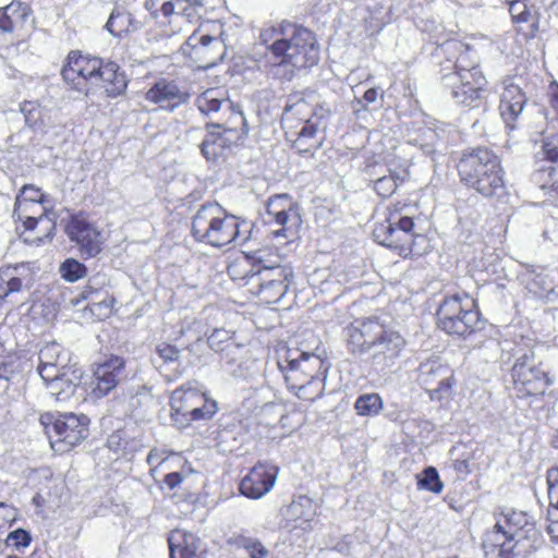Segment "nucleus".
<instances>
[{
  "label": "nucleus",
  "mask_w": 558,
  "mask_h": 558,
  "mask_svg": "<svg viewBox=\"0 0 558 558\" xmlns=\"http://www.w3.org/2000/svg\"><path fill=\"white\" fill-rule=\"evenodd\" d=\"M260 41L267 47V60L272 75L290 82L298 71L312 68L319 60L315 35L290 22H281L260 31Z\"/></svg>",
  "instance_id": "nucleus-1"
},
{
  "label": "nucleus",
  "mask_w": 558,
  "mask_h": 558,
  "mask_svg": "<svg viewBox=\"0 0 558 558\" xmlns=\"http://www.w3.org/2000/svg\"><path fill=\"white\" fill-rule=\"evenodd\" d=\"M348 343L352 353L368 354L372 372L387 374L396 366L405 340L400 332L374 317L352 325L348 329Z\"/></svg>",
  "instance_id": "nucleus-2"
},
{
  "label": "nucleus",
  "mask_w": 558,
  "mask_h": 558,
  "mask_svg": "<svg viewBox=\"0 0 558 558\" xmlns=\"http://www.w3.org/2000/svg\"><path fill=\"white\" fill-rule=\"evenodd\" d=\"M539 533L531 518L522 511H511L485 534L486 558L527 557L536 549Z\"/></svg>",
  "instance_id": "nucleus-3"
},
{
  "label": "nucleus",
  "mask_w": 558,
  "mask_h": 558,
  "mask_svg": "<svg viewBox=\"0 0 558 558\" xmlns=\"http://www.w3.org/2000/svg\"><path fill=\"white\" fill-rule=\"evenodd\" d=\"M247 222L218 203L203 204L192 217L191 233L197 242L215 247L247 240Z\"/></svg>",
  "instance_id": "nucleus-4"
},
{
  "label": "nucleus",
  "mask_w": 558,
  "mask_h": 558,
  "mask_svg": "<svg viewBox=\"0 0 558 558\" xmlns=\"http://www.w3.org/2000/svg\"><path fill=\"white\" fill-rule=\"evenodd\" d=\"M461 181L485 197L499 196L505 189L499 157L488 148L465 153L459 163Z\"/></svg>",
  "instance_id": "nucleus-5"
},
{
  "label": "nucleus",
  "mask_w": 558,
  "mask_h": 558,
  "mask_svg": "<svg viewBox=\"0 0 558 558\" xmlns=\"http://www.w3.org/2000/svg\"><path fill=\"white\" fill-rule=\"evenodd\" d=\"M373 235L379 244L398 251L403 257L420 255L418 242L425 241L414 231L413 218L404 214V206L399 205L388 208L385 219L376 223Z\"/></svg>",
  "instance_id": "nucleus-6"
},
{
  "label": "nucleus",
  "mask_w": 558,
  "mask_h": 558,
  "mask_svg": "<svg viewBox=\"0 0 558 558\" xmlns=\"http://www.w3.org/2000/svg\"><path fill=\"white\" fill-rule=\"evenodd\" d=\"M437 326L451 336H466L480 324L477 303L465 291L446 292L437 312Z\"/></svg>",
  "instance_id": "nucleus-7"
},
{
  "label": "nucleus",
  "mask_w": 558,
  "mask_h": 558,
  "mask_svg": "<svg viewBox=\"0 0 558 558\" xmlns=\"http://www.w3.org/2000/svg\"><path fill=\"white\" fill-rule=\"evenodd\" d=\"M287 365L279 363L284 374L288 388L303 400L313 401L320 397L324 390V383L319 371L323 367V360L314 353L301 352L299 357H289Z\"/></svg>",
  "instance_id": "nucleus-8"
},
{
  "label": "nucleus",
  "mask_w": 558,
  "mask_h": 558,
  "mask_svg": "<svg viewBox=\"0 0 558 558\" xmlns=\"http://www.w3.org/2000/svg\"><path fill=\"white\" fill-rule=\"evenodd\" d=\"M40 422L50 439L51 447L58 451H68L88 436L89 418L84 414L62 413L58 416L44 414Z\"/></svg>",
  "instance_id": "nucleus-9"
},
{
  "label": "nucleus",
  "mask_w": 558,
  "mask_h": 558,
  "mask_svg": "<svg viewBox=\"0 0 558 558\" xmlns=\"http://www.w3.org/2000/svg\"><path fill=\"white\" fill-rule=\"evenodd\" d=\"M32 10L27 3L12 1L0 8V57L13 59L19 53V43L25 22Z\"/></svg>",
  "instance_id": "nucleus-10"
},
{
  "label": "nucleus",
  "mask_w": 558,
  "mask_h": 558,
  "mask_svg": "<svg viewBox=\"0 0 558 558\" xmlns=\"http://www.w3.org/2000/svg\"><path fill=\"white\" fill-rule=\"evenodd\" d=\"M442 86L450 90L458 105L477 108L485 97L486 78L482 72H450L441 76Z\"/></svg>",
  "instance_id": "nucleus-11"
},
{
  "label": "nucleus",
  "mask_w": 558,
  "mask_h": 558,
  "mask_svg": "<svg viewBox=\"0 0 558 558\" xmlns=\"http://www.w3.org/2000/svg\"><path fill=\"white\" fill-rule=\"evenodd\" d=\"M512 378L518 391L526 396L544 395L546 388L554 383L532 352L517 359L512 366Z\"/></svg>",
  "instance_id": "nucleus-12"
},
{
  "label": "nucleus",
  "mask_w": 558,
  "mask_h": 558,
  "mask_svg": "<svg viewBox=\"0 0 558 558\" xmlns=\"http://www.w3.org/2000/svg\"><path fill=\"white\" fill-rule=\"evenodd\" d=\"M241 125L238 120H232L230 123H207V133L201 144L202 155L206 160H216L225 155L240 138L247 134V124L242 126L239 131L238 126Z\"/></svg>",
  "instance_id": "nucleus-13"
},
{
  "label": "nucleus",
  "mask_w": 558,
  "mask_h": 558,
  "mask_svg": "<svg viewBox=\"0 0 558 558\" xmlns=\"http://www.w3.org/2000/svg\"><path fill=\"white\" fill-rule=\"evenodd\" d=\"M417 381L428 391L432 400L440 401L451 393L453 372L440 357L432 356L420 364Z\"/></svg>",
  "instance_id": "nucleus-14"
},
{
  "label": "nucleus",
  "mask_w": 558,
  "mask_h": 558,
  "mask_svg": "<svg viewBox=\"0 0 558 558\" xmlns=\"http://www.w3.org/2000/svg\"><path fill=\"white\" fill-rule=\"evenodd\" d=\"M217 402L191 386L175 389L171 396V411L190 421L208 420L217 412Z\"/></svg>",
  "instance_id": "nucleus-15"
},
{
  "label": "nucleus",
  "mask_w": 558,
  "mask_h": 558,
  "mask_svg": "<svg viewBox=\"0 0 558 558\" xmlns=\"http://www.w3.org/2000/svg\"><path fill=\"white\" fill-rule=\"evenodd\" d=\"M100 69V58L71 51L65 65L62 68L61 74L63 80L70 84L72 88L87 94L90 86H97V76Z\"/></svg>",
  "instance_id": "nucleus-16"
},
{
  "label": "nucleus",
  "mask_w": 558,
  "mask_h": 558,
  "mask_svg": "<svg viewBox=\"0 0 558 558\" xmlns=\"http://www.w3.org/2000/svg\"><path fill=\"white\" fill-rule=\"evenodd\" d=\"M65 232L69 239L76 243L84 258L96 257L104 248L105 239L101 232L81 215L71 217Z\"/></svg>",
  "instance_id": "nucleus-17"
},
{
  "label": "nucleus",
  "mask_w": 558,
  "mask_h": 558,
  "mask_svg": "<svg viewBox=\"0 0 558 558\" xmlns=\"http://www.w3.org/2000/svg\"><path fill=\"white\" fill-rule=\"evenodd\" d=\"M266 213L270 221L274 220L280 226L278 230H274L276 238H290L296 233L301 225V216L287 195H276L269 198Z\"/></svg>",
  "instance_id": "nucleus-18"
},
{
  "label": "nucleus",
  "mask_w": 558,
  "mask_h": 558,
  "mask_svg": "<svg viewBox=\"0 0 558 558\" xmlns=\"http://www.w3.org/2000/svg\"><path fill=\"white\" fill-rule=\"evenodd\" d=\"M279 473L278 466L258 462L240 482V492L251 499H259L271 490Z\"/></svg>",
  "instance_id": "nucleus-19"
},
{
  "label": "nucleus",
  "mask_w": 558,
  "mask_h": 558,
  "mask_svg": "<svg viewBox=\"0 0 558 558\" xmlns=\"http://www.w3.org/2000/svg\"><path fill=\"white\" fill-rule=\"evenodd\" d=\"M195 106L203 116L208 118H214L219 112H230L232 120H238L241 126L246 125L243 112L233 106L229 99L228 90L223 87L206 89L196 97Z\"/></svg>",
  "instance_id": "nucleus-20"
},
{
  "label": "nucleus",
  "mask_w": 558,
  "mask_h": 558,
  "mask_svg": "<svg viewBox=\"0 0 558 558\" xmlns=\"http://www.w3.org/2000/svg\"><path fill=\"white\" fill-rule=\"evenodd\" d=\"M526 101V95L514 77H508L502 81L499 111L508 129L514 130L517 128L515 122L522 114Z\"/></svg>",
  "instance_id": "nucleus-21"
},
{
  "label": "nucleus",
  "mask_w": 558,
  "mask_h": 558,
  "mask_svg": "<svg viewBox=\"0 0 558 558\" xmlns=\"http://www.w3.org/2000/svg\"><path fill=\"white\" fill-rule=\"evenodd\" d=\"M190 95L174 81L159 78L146 92L145 99L159 109L174 111L180 105L187 102Z\"/></svg>",
  "instance_id": "nucleus-22"
},
{
  "label": "nucleus",
  "mask_w": 558,
  "mask_h": 558,
  "mask_svg": "<svg viewBox=\"0 0 558 558\" xmlns=\"http://www.w3.org/2000/svg\"><path fill=\"white\" fill-rule=\"evenodd\" d=\"M202 5V0H146L144 4L154 17L160 12L165 17L172 19L170 23L173 20L191 22L198 15L197 9Z\"/></svg>",
  "instance_id": "nucleus-23"
},
{
  "label": "nucleus",
  "mask_w": 558,
  "mask_h": 558,
  "mask_svg": "<svg viewBox=\"0 0 558 558\" xmlns=\"http://www.w3.org/2000/svg\"><path fill=\"white\" fill-rule=\"evenodd\" d=\"M124 366L120 356H110L98 364L94 372L93 395L101 398L109 393L123 377Z\"/></svg>",
  "instance_id": "nucleus-24"
},
{
  "label": "nucleus",
  "mask_w": 558,
  "mask_h": 558,
  "mask_svg": "<svg viewBox=\"0 0 558 558\" xmlns=\"http://www.w3.org/2000/svg\"><path fill=\"white\" fill-rule=\"evenodd\" d=\"M49 393L58 401L68 400L75 391L82 379V371L75 365L64 364L56 376L40 377Z\"/></svg>",
  "instance_id": "nucleus-25"
},
{
  "label": "nucleus",
  "mask_w": 558,
  "mask_h": 558,
  "mask_svg": "<svg viewBox=\"0 0 558 558\" xmlns=\"http://www.w3.org/2000/svg\"><path fill=\"white\" fill-rule=\"evenodd\" d=\"M441 50L448 54V61L453 62V72H463L473 74V72H482L478 68V58L474 49L460 40L446 41Z\"/></svg>",
  "instance_id": "nucleus-26"
},
{
  "label": "nucleus",
  "mask_w": 558,
  "mask_h": 558,
  "mask_svg": "<svg viewBox=\"0 0 558 558\" xmlns=\"http://www.w3.org/2000/svg\"><path fill=\"white\" fill-rule=\"evenodd\" d=\"M47 196L40 189L34 185H24L15 201L14 214L19 219H24V226L27 230H34L39 222H44L48 216V209L43 207V213L39 217L22 216L20 210H26L29 204H46Z\"/></svg>",
  "instance_id": "nucleus-27"
},
{
  "label": "nucleus",
  "mask_w": 558,
  "mask_h": 558,
  "mask_svg": "<svg viewBox=\"0 0 558 558\" xmlns=\"http://www.w3.org/2000/svg\"><path fill=\"white\" fill-rule=\"evenodd\" d=\"M170 558H205L202 542L184 530H173L168 536Z\"/></svg>",
  "instance_id": "nucleus-28"
},
{
  "label": "nucleus",
  "mask_w": 558,
  "mask_h": 558,
  "mask_svg": "<svg viewBox=\"0 0 558 558\" xmlns=\"http://www.w3.org/2000/svg\"><path fill=\"white\" fill-rule=\"evenodd\" d=\"M520 281L536 298L555 292V280L550 271L541 266H529L520 274Z\"/></svg>",
  "instance_id": "nucleus-29"
},
{
  "label": "nucleus",
  "mask_w": 558,
  "mask_h": 558,
  "mask_svg": "<svg viewBox=\"0 0 558 558\" xmlns=\"http://www.w3.org/2000/svg\"><path fill=\"white\" fill-rule=\"evenodd\" d=\"M255 260L256 263L252 264V274L247 276L250 283H254L255 280L265 281L266 277L282 283H291L293 272L290 267L281 266L277 260L269 262L263 251L258 252Z\"/></svg>",
  "instance_id": "nucleus-30"
},
{
  "label": "nucleus",
  "mask_w": 558,
  "mask_h": 558,
  "mask_svg": "<svg viewBox=\"0 0 558 558\" xmlns=\"http://www.w3.org/2000/svg\"><path fill=\"white\" fill-rule=\"evenodd\" d=\"M97 86H101L109 97L123 94L128 87V80L120 66L112 61L101 59V69L98 71Z\"/></svg>",
  "instance_id": "nucleus-31"
},
{
  "label": "nucleus",
  "mask_w": 558,
  "mask_h": 558,
  "mask_svg": "<svg viewBox=\"0 0 558 558\" xmlns=\"http://www.w3.org/2000/svg\"><path fill=\"white\" fill-rule=\"evenodd\" d=\"M314 517L315 510L313 502L306 496H300L298 499L293 500L287 510V521L291 522V530H311Z\"/></svg>",
  "instance_id": "nucleus-32"
},
{
  "label": "nucleus",
  "mask_w": 558,
  "mask_h": 558,
  "mask_svg": "<svg viewBox=\"0 0 558 558\" xmlns=\"http://www.w3.org/2000/svg\"><path fill=\"white\" fill-rule=\"evenodd\" d=\"M320 129V123L307 120L298 132V136L292 143V148L301 155L310 154L313 156L314 151L323 145L324 137L318 136Z\"/></svg>",
  "instance_id": "nucleus-33"
},
{
  "label": "nucleus",
  "mask_w": 558,
  "mask_h": 558,
  "mask_svg": "<svg viewBox=\"0 0 558 558\" xmlns=\"http://www.w3.org/2000/svg\"><path fill=\"white\" fill-rule=\"evenodd\" d=\"M37 372L40 377L56 376L65 363H63V351L59 343L50 342L43 347L38 354Z\"/></svg>",
  "instance_id": "nucleus-34"
},
{
  "label": "nucleus",
  "mask_w": 558,
  "mask_h": 558,
  "mask_svg": "<svg viewBox=\"0 0 558 558\" xmlns=\"http://www.w3.org/2000/svg\"><path fill=\"white\" fill-rule=\"evenodd\" d=\"M105 27L111 35L121 37L124 34L140 29L141 22L135 20L130 12L116 8L112 10Z\"/></svg>",
  "instance_id": "nucleus-35"
},
{
  "label": "nucleus",
  "mask_w": 558,
  "mask_h": 558,
  "mask_svg": "<svg viewBox=\"0 0 558 558\" xmlns=\"http://www.w3.org/2000/svg\"><path fill=\"white\" fill-rule=\"evenodd\" d=\"M234 333L223 328L215 329L208 337L207 342L211 350L216 352L234 353L241 351L243 347L233 339Z\"/></svg>",
  "instance_id": "nucleus-36"
},
{
  "label": "nucleus",
  "mask_w": 558,
  "mask_h": 558,
  "mask_svg": "<svg viewBox=\"0 0 558 558\" xmlns=\"http://www.w3.org/2000/svg\"><path fill=\"white\" fill-rule=\"evenodd\" d=\"M253 284L258 287L257 294L260 300L269 304L279 302L289 288L288 283H282V281H276L268 277L265 278V281L255 280Z\"/></svg>",
  "instance_id": "nucleus-37"
},
{
  "label": "nucleus",
  "mask_w": 558,
  "mask_h": 558,
  "mask_svg": "<svg viewBox=\"0 0 558 558\" xmlns=\"http://www.w3.org/2000/svg\"><path fill=\"white\" fill-rule=\"evenodd\" d=\"M313 111V105H311L302 95H292L288 98L283 109V120L298 118L304 123L310 119Z\"/></svg>",
  "instance_id": "nucleus-38"
},
{
  "label": "nucleus",
  "mask_w": 558,
  "mask_h": 558,
  "mask_svg": "<svg viewBox=\"0 0 558 558\" xmlns=\"http://www.w3.org/2000/svg\"><path fill=\"white\" fill-rule=\"evenodd\" d=\"M233 544L250 558H268L270 555L269 549L256 537L241 534L234 537Z\"/></svg>",
  "instance_id": "nucleus-39"
},
{
  "label": "nucleus",
  "mask_w": 558,
  "mask_h": 558,
  "mask_svg": "<svg viewBox=\"0 0 558 558\" xmlns=\"http://www.w3.org/2000/svg\"><path fill=\"white\" fill-rule=\"evenodd\" d=\"M387 171L388 174H384L373 182L374 191L384 198L391 196L399 184L403 182V178L397 171Z\"/></svg>",
  "instance_id": "nucleus-40"
},
{
  "label": "nucleus",
  "mask_w": 558,
  "mask_h": 558,
  "mask_svg": "<svg viewBox=\"0 0 558 558\" xmlns=\"http://www.w3.org/2000/svg\"><path fill=\"white\" fill-rule=\"evenodd\" d=\"M354 408L359 415L373 416L381 410L383 400L378 393L362 395L356 399Z\"/></svg>",
  "instance_id": "nucleus-41"
},
{
  "label": "nucleus",
  "mask_w": 558,
  "mask_h": 558,
  "mask_svg": "<svg viewBox=\"0 0 558 558\" xmlns=\"http://www.w3.org/2000/svg\"><path fill=\"white\" fill-rule=\"evenodd\" d=\"M59 271L61 277L69 282H75L87 275L86 266L75 258H66L60 265Z\"/></svg>",
  "instance_id": "nucleus-42"
},
{
  "label": "nucleus",
  "mask_w": 558,
  "mask_h": 558,
  "mask_svg": "<svg viewBox=\"0 0 558 558\" xmlns=\"http://www.w3.org/2000/svg\"><path fill=\"white\" fill-rule=\"evenodd\" d=\"M417 486L420 489H425L435 494H439L444 489V484L434 466H428L422 472L417 480Z\"/></svg>",
  "instance_id": "nucleus-43"
},
{
  "label": "nucleus",
  "mask_w": 558,
  "mask_h": 558,
  "mask_svg": "<svg viewBox=\"0 0 558 558\" xmlns=\"http://www.w3.org/2000/svg\"><path fill=\"white\" fill-rule=\"evenodd\" d=\"M32 286L33 284H24V281L19 277L9 276L0 271V300H4L11 293L29 289Z\"/></svg>",
  "instance_id": "nucleus-44"
},
{
  "label": "nucleus",
  "mask_w": 558,
  "mask_h": 558,
  "mask_svg": "<svg viewBox=\"0 0 558 558\" xmlns=\"http://www.w3.org/2000/svg\"><path fill=\"white\" fill-rule=\"evenodd\" d=\"M0 271H2V274H8L9 276L21 278L22 281H24V284L34 283V270L31 263L5 266L0 268Z\"/></svg>",
  "instance_id": "nucleus-45"
},
{
  "label": "nucleus",
  "mask_w": 558,
  "mask_h": 558,
  "mask_svg": "<svg viewBox=\"0 0 558 558\" xmlns=\"http://www.w3.org/2000/svg\"><path fill=\"white\" fill-rule=\"evenodd\" d=\"M437 134L432 129H424L423 132L415 137H410L408 143L413 146H418L423 154L432 155L434 153V142Z\"/></svg>",
  "instance_id": "nucleus-46"
},
{
  "label": "nucleus",
  "mask_w": 558,
  "mask_h": 558,
  "mask_svg": "<svg viewBox=\"0 0 558 558\" xmlns=\"http://www.w3.org/2000/svg\"><path fill=\"white\" fill-rule=\"evenodd\" d=\"M509 4V13L517 23L527 22L531 17V10L527 7V0H504Z\"/></svg>",
  "instance_id": "nucleus-47"
},
{
  "label": "nucleus",
  "mask_w": 558,
  "mask_h": 558,
  "mask_svg": "<svg viewBox=\"0 0 558 558\" xmlns=\"http://www.w3.org/2000/svg\"><path fill=\"white\" fill-rule=\"evenodd\" d=\"M15 371L13 357L8 356L5 351L4 356L0 357V388L5 390L9 387V381L14 376Z\"/></svg>",
  "instance_id": "nucleus-48"
},
{
  "label": "nucleus",
  "mask_w": 558,
  "mask_h": 558,
  "mask_svg": "<svg viewBox=\"0 0 558 558\" xmlns=\"http://www.w3.org/2000/svg\"><path fill=\"white\" fill-rule=\"evenodd\" d=\"M32 542L31 534L24 529H16L7 536V544L13 546L17 550H22L29 546Z\"/></svg>",
  "instance_id": "nucleus-49"
},
{
  "label": "nucleus",
  "mask_w": 558,
  "mask_h": 558,
  "mask_svg": "<svg viewBox=\"0 0 558 558\" xmlns=\"http://www.w3.org/2000/svg\"><path fill=\"white\" fill-rule=\"evenodd\" d=\"M546 480L549 501L558 509V468L548 469Z\"/></svg>",
  "instance_id": "nucleus-50"
},
{
  "label": "nucleus",
  "mask_w": 558,
  "mask_h": 558,
  "mask_svg": "<svg viewBox=\"0 0 558 558\" xmlns=\"http://www.w3.org/2000/svg\"><path fill=\"white\" fill-rule=\"evenodd\" d=\"M156 352L165 362H174L179 359L180 350L169 343H161L157 345Z\"/></svg>",
  "instance_id": "nucleus-51"
},
{
  "label": "nucleus",
  "mask_w": 558,
  "mask_h": 558,
  "mask_svg": "<svg viewBox=\"0 0 558 558\" xmlns=\"http://www.w3.org/2000/svg\"><path fill=\"white\" fill-rule=\"evenodd\" d=\"M220 353H221V360L223 361V364H222L223 369L233 376H240V373L233 366L240 360L242 350L235 351L234 353H229V356L226 355V352H220Z\"/></svg>",
  "instance_id": "nucleus-52"
},
{
  "label": "nucleus",
  "mask_w": 558,
  "mask_h": 558,
  "mask_svg": "<svg viewBox=\"0 0 558 558\" xmlns=\"http://www.w3.org/2000/svg\"><path fill=\"white\" fill-rule=\"evenodd\" d=\"M107 283L105 275L97 274L88 279L85 291L82 293L83 299H87L92 293L96 292L100 287Z\"/></svg>",
  "instance_id": "nucleus-53"
},
{
  "label": "nucleus",
  "mask_w": 558,
  "mask_h": 558,
  "mask_svg": "<svg viewBox=\"0 0 558 558\" xmlns=\"http://www.w3.org/2000/svg\"><path fill=\"white\" fill-rule=\"evenodd\" d=\"M542 151L546 159L558 162V143L545 142L543 144Z\"/></svg>",
  "instance_id": "nucleus-54"
},
{
  "label": "nucleus",
  "mask_w": 558,
  "mask_h": 558,
  "mask_svg": "<svg viewBox=\"0 0 558 558\" xmlns=\"http://www.w3.org/2000/svg\"><path fill=\"white\" fill-rule=\"evenodd\" d=\"M183 481V476L179 472H170L165 475L163 482L170 488L173 489Z\"/></svg>",
  "instance_id": "nucleus-55"
},
{
  "label": "nucleus",
  "mask_w": 558,
  "mask_h": 558,
  "mask_svg": "<svg viewBox=\"0 0 558 558\" xmlns=\"http://www.w3.org/2000/svg\"><path fill=\"white\" fill-rule=\"evenodd\" d=\"M16 511L13 507L0 502V518L4 521H14Z\"/></svg>",
  "instance_id": "nucleus-56"
},
{
  "label": "nucleus",
  "mask_w": 558,
  "mask_h": 558,
  "mask_svg": "<svg viewBox=\"0 0 558 558\" xmlns=\"http://www.w3.org/2000/svg\"><path fill=\"white\" fill-rule=\"evenodd\" d=\"M330 113L329 108H325L324 106H313V111L310 116V119H313L314 121L319 123V120L324 117L328 116Z\"/></svg>",
  "instance_id": "nucleus-57"
},
{
  "label": "nucleus",
  "mask_w": 558,
  "mask_h": 558,
  "mask_svg": "<svg viewBox=\"0 0 558 558\" xmlns=\"http://www.w3.org/2000/svg\"><path fill=\"white\" fill-rule=\"evenodd\" d=\"M112 303H113V299L102 300L100 302L94 303L93 307H92V311L95 312L97 310H102L104 308L105 310L104 315L107 316V315H109L111 313Z\"/></svg>",
  "instance_id": "nucleus-58"
},
{
  "label": "nucleus",
  "mask_w": 558,
  "mask_h": 558,
  "mask_svg": "<svg viewBox=\"0 0 558 558\" xmlns=\"http://www.w3.org/2000/svg\"><path fill=\"white\" fill-rule=\"evenodd\" d=\"M454 470L459 474L468 475L471 473L470 462L465 459L454 461Z\"/></svg>",
  "instance_id": "nucleus-59"
},
{
  "label": "nucleus",
  "mask_w": 558,
  "mask_h": 558,
  "mask_svg": "<svg viewBox=\"0 0 558 558\" xmlns=\"http://www.w3.org/2000/svg\"><path fill=\"white\" fill-rule=\"evenodd\" d=\"M378 96H379L378 89L372 87V88H368L364 93L363 100L365 101L366 105H371L377 100Z\"/></svg>",
  "instance_id": "nucleus-60"
},
{
  "label": "nucleus",
  "mask_w": 558,
  "mask_h": 558,
  "mask_svg": "<svg viewBox=\"0 0 558 558\" xmlns=\"http://www.w3.org/2000/svg\"><path fill=\"white\" fill-rule=\"evenodd\" d=\"M550 105L558 114V84L550 85Z\"/></svg>",
  "instance_id": "nucleus-61"
},
{
  "label": "nucleus",
  "mask_w": 558,
  "mask_h": 558,
  "mask_svg": "<svg viewBox=\"0 0 558 558\" xmlns=\"http://www.w3.org/2000/svg\"><path fill=\"white\" fill-rule=\"evenodd\" d=\"M194 40H198V43L201 44L202 47H207L215 40V38L209 35H202L199 38H196L195 36L190 37V39H189L190 44L194 48H196L195 44L192 43Z\"/></svg>",
  "instance_id": "nucleus-62"
},
{
  "label": "nucleus",
  "mask_w": 558,
  "mask_h": 558,
  "mask_svg": "<svg viewBox=\"0 0 558 558\" xmlns=\"http://www.w3.org/2000/svg\"><path fill=\"white\" fill-rule=\"evenodd\" d=\"M33 109H34V105L31 102L24 104L21 108V111L25 114V120L27 123H31V121L33 119Z\"/></svg>",
  "instance_id": "nucleus-63"
},
{
  "label": "nucleus",
  "mask_w": 558,
  "mask_h": 558,
  "mask_svg": "<svg viewBox=\"0 0 558 558\" xmlns=\"http://www.w3.org/2000/svg\"><path fill=\"white\" fill-rule=\"evenodd\" d=\"M547 532L551 536V538L555 539L556 543H558V534H557V532H558V523L549 525L547 527Z\"/></svg>",
  "instance_id": "nucleus-64"
}]
</instances>
